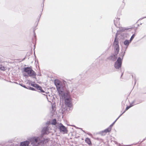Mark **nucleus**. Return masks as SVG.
<instances>
[{
    "label": "nucleus",
    "mask_w": 146,
    "mask_h": 146,
    "mask_svg": "<svg viewBox=\"0 0 146 146\" xmlns=\"http://www.w3.org/2000/svg\"><path fill=\"white\" fill-rule=\"evenodd\" d=\"M61 83V82L58 80H55L54 81V84L56 87L59 86Z\"/></svg>",
    "instance_id": "obj_12"
},
{
    "label": "nucleus",
    "mask_w": 146,
    "mask_h": 146,
    "mask_svg": "<svg viewBox=\"0 0 146 146\" xmlns=\"http://www.w3.org/2000/svg\"><path fill=\"white\" fill-rule=\"evenodd\" d=\"M135 35L134 34H133L132 36H131V38L130 39V42H131V41L134 38Z\"/></svg>",
    "instance_id": "obj_19"
},
{
    "label": "nucleus",
    "mask_w": 146,
    "mask_h": 146,
    "mask_svg": "<svg viewBox=\"0 0 146 146\" xmlns=\"http://www.w3.org/2000/svg\"><path fill=\"white\" fill-rule=\"evenodd\" d=\"M30 142L33 145L37 146L43 141L42 137H34L30 139Z\"/></svg>",
    "instance_id": "obj_2"
},
{
    "label": "nucleus",
    "mask_w": 146,
    "mask_h": 146,
    "mask_svg": "<svg viewBox=\"0 0 146 146\" xmlns=\"http://www.w3.org/2000/svg\"><path fill=\"white\" fill-rule=\"evenodd\" d=\"M64 97L61 96L62 98L64 99L65 104L68 107H70L72 106L71 99L69 97H68V94L66 93Z\"/></svg>",
    "instance_id": "obj_4"
},
{
    "label": "nucleus",
    "mask_w": 146,
    "mask_h": 146,
    "mask_svg": "<svg viewBox=\"0 0 146 146\" xmlns=\"http://www.w3.org/2000/svg\"><path fill=\"white\" fill-rule=\"evenodd\" d=\"M130 42V41H129L128 40H126L124 41V44L125 45L128 46Z\"/></svg>",
    "instance_id": "obj_13"
},
{
    "label": "nucleus",
    "mask_w": 146,
    "mask_h": 146,
    "mask_svg": "<svg viewBox=\"0 0 146 146\" xmlns=\"http://www.w3.org/2000/svg\"><path fill=\"white\" fill-rule=\"evenodd\" d=\"M20 84V85H21V86L23 87H24L26 88H27V87H26L24 85H23V84Z\"/></svg>",
    "instance_id": "obj_20"
},
{
    "label": "nucleus",
    "mask_w": 146,
    "mask_h": 146,
    "mask_svg": "<svg viewBox=\"0 0 146 146\" xmlns=\"http://www.w3.org/2000/svg\"><path fill=\"white\" fill-rule=\"evenodd\" d=\"M51 124L52 125H55L56 124V119H54L52 121Z\"/></svg>",
    "instance_id": "obj_16"
},
{
    "label": "nucleus",
    "mask_w": 146,
    "mask_h": 146,
    "mask_svg": "<svg viewBox=\"0 0 146 146\" xmlns=\"http://www.w3.org/2000/svg\"><path fill=\"white\" fill-rule=\"evenodd\" d=\"M113 45L115 50V54L113 56H112L111 57H114L115 58H114V59H112V58H111V59L112 60L115 61L117 58L116 55L118 54L119 51V46L118 42V40L116 39V37H115V39Z\"/></svg>",
    "instance_id": "obj_1"
},
{
    "label": "nucleus",
    "mask_w": 146,
    "mask_h": 146,
    "mask_svg": "<svg viewBox=\"0 0 146 146\" xmlns=\"http://www.w3.org/2000/svg\"><path fill=\"white\" fill-rule=\"evenodd\" d=\"M27 88L32 90H35V89L34 88L31 87L30 86L28 87Z\"/></svg>",
    "instance_id": "obj_18"
},
{
    "label": "nucleus",
    "mask_w": 146,
    "mask_h": 146,
    "mask_svg": "<svg viewBox=\"0 0 146 146\" xmlns=\"http://www.w3.org/2000/svg\"><path fill=\"white\" fill-rule=\"evenodd\" d=\"M51 129L48 126L44 128L42 130V132L43 133L48 134L49 132V131L51 130Z\"/></svg>",
    "instance_id": "obj_10"
},
{
    "label": "nucleus",
    "mask_w": 146,
    "mask_h": 146,
    "mask_svg": "<svg viewBox=\"0 0 146 146\" xmlns=\"http://www.w3.org/2000/svg\"><path fill=\"white\" fill-rule=\"evenodd\" d=\"M29 144V141H26L21 143L20 146H28Z\"/></svg>",
    "instance_id": "obj_11"
},
{
    "label": "nucleus",
    "mask_w": 146,
    "mask_h": 146,
    "mask_svg": "<svg viewBox=\"0 0 146 146\" xmlns=\"http://www.w3.org/2000/svg\"><path fill=\"white\" fill-rule=\"evenodd\" d=\"M0 69L2 70H5L6 69V67L1 65H0Z\"/></svg>",
    "instance_id": "obj_14"
},
{
    "label": "nucleus",
    "mask_w": 146,
    "mask_h": 146,
    "mask_svg": "<svg viewBox=\"0 0 146 146\" xmlns=\"http://www.w3.org/2000/svg\"><path fill=\"white\" fill-rule=\"evenodd\" d=\"M31 86L36 88L37 90H40L39 92H40L42 93L44 92V91L42 90V88L37 84H31Z\"/></svg>",
    "instance_id": "obj_8"
},
{
    "label": "nucleus",
    "mask_w": 146,
    "mask_h": 146,
    "mask_svg": "<svg viewBox=\"0 0 146 146\" xmlns=\"http://www.w3.org/2000/svg\"><path fill=\"white\" fill-rule=\"evenodd\" d=\"M86 142L89 145L91 144V142L90 139L88 138H86L85 140Z\"/></svg>",
    "instance_id": "obj_15"
},
{
    "label": "nucleus",
    "mask_w": 146,
    "mask_h": 146,
    "mask_svg": "<svg viewBox=\"0 0 146 146\" xmlns=\"http://www.w3.org/2000/svg\"><path fill=\"white\" fill-rule=\"evenodd\" d=\"M122 115V114H121L117 118V119L115 120V121H114L109 127L108 128L106 129L104 131V132L106 133H107L108 132H110L111 130V127H112L115 123V121L117 120V119Z\"/></svg>",
    "instance_id": "obj_9"
},
{
    "label": "nucleus",
    "mask_w": 146,
    "mask_h": 146,
    "mask_svg": "<svg viewBox=\"0 0 146 146\" xmlns=\"http://www.w3.org/2000/svg\"><path fill=\"white\" fill-rule=\"evenodd\" d=\"M131 104V105H133H133L132 104Z\"/></svg>",
    "instance_id": "obj_21"
},
{
    "label": "nucleus",
    "mask_w": 146,
    "mask_h": 146,
    "mask_svg": "<svg viewBox=\"0 0 146 146\" xmlns=\"http://www.w3.org/2000/svg\"><path fill=\"white\" fill-rule=\"evenodd\" d=\"M58 127L60 132H63L64 133H67V130L66 128L62 124L60 123L58 125Z\"/></svg>",
    "instance_id": "obj_7"
},
{
    "label": "nucleus",
    "mask_w": 146,
    "mask_h": 146,
    "mask_svg": "<svg viewBox=\"0 0 146 146\" xmlns=\"http://www.w3.org/2000/svg\"><path fill=\"white\" fill-rule=\"evenodd\" d=\"M133 106V105H131V104H130V105L129 106H127L125 110L122 113V114H123L128 109H129L130 108Z\"/></svg>",
    "instance_id": "obj_17"
},
{
    "label": "nucleus",
    "mask_w": 146,
    "mask_h": 146,
    "mask_svg": "<svg viewBox=\"0 0 146 146\" xmlns=\"http://www.w3.org/2000/svg\"><path fill=\"white\" fill-rule=\"evenodd\" d=\"M24 70L29 76L34 77L36 75L35 72L30 68H25Z\"/></svg>",
    "instance_id": "obj_5"
},
{
    "label": "nucleus",
    "mask_w": 146,
    "mask_h": 146,
    "mask_svg": "<svg viewBox=\"0 0 146 146\" xmlns=\"http://www.w3.org/2000/svg\"><path fill=\"white\" fill-rule=\"evenodd\" d=\"M119 55L122 56V58H121L120 57H119L118 58L117 61L115 62L114 64L115 67L117 69H119L121 67L122 64V60L123 57L124 56V54H123L122 53L120 54Z\"/></svg>",
    "instance_id": "obj_3"
},
{
    "label": "nucleus",
    "mask_w": 146,
    "mask_h": 146,
    "mask_svg": "<svg viewBox=\"0 0 146 146\" xmlns=\"http://www.w3.org/2000/svg\"><path fill=\"white\" fill-rule=\"evenodd\" d=\"M58 86L56 87L59 94L60 96L64 97L65 95L66 94V93H64L63 91L61 83Z\"/></svg>",
    "instance_id": "obj_6"
}]
</instances>
